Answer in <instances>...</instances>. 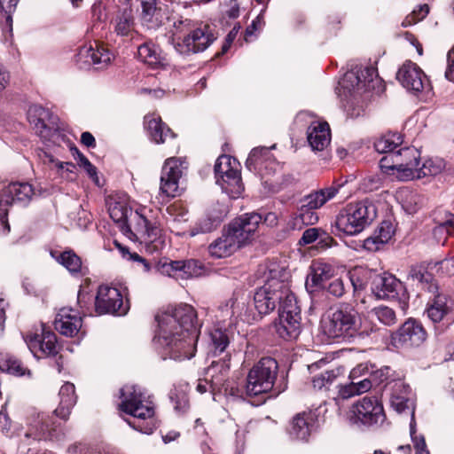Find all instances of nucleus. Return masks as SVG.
I'll return each instance as SVG.
<instances>
[{
    "mask_svg": "<svg viewBox=\"0 0 454 454\" xmlns=\"http://www.w3.org/2000/svg\"><path fill=\"white\" fill-rule=\"evenodd\" d=\"M155 318L158 331L154 341L163 359L183 361L195 356L199 328L192 306L179 304Z\"/></svg>",
    "mask_w": 454,
    "mask_h": 454,
    "instance_id": "obj_1",
    "label": "nucleus"
},
{
    "mask_svg": "<svg viewBox=\"0 0 454 454\" xmlns=\"http://www.w3.org/2000/svg\"><path fill=\"white\" fill-rule=\"evenodd\" d=\"M110 217L121 231L131 240H140L147 253L160 254L167 247V238L160 224L153 219V211L139 207L132 212L125 194L110 196L107 200Z\"/></svg>",
    "mask_w": 454,
    "mask_h": 454,
    "instance_id": "obj_2",
    "label": "nucleus"
},
{
    "mask_svg": "<svg viewBox=\"0 0 454 454\" xmlns=\"http://www.w3.org/2000/svg\"><path fill=\"white\" fill-rule=\"evenodd\" d=\"M321 329L328 338L351 341L356 338L368 337L377 333L380 327L369 319L358 317L355 309L340 307L330 310L321 319Z\"/></svg>",
    "mask_w": 454,
    "mask_h": 454,
    "instance_id": "obj_3",
    "label": "nucleus"
},
{
    "mask_svg": "<svg viewBox=\"0 0 454 454\" xmlns=\"http://www.w3.org/2000/svg\"><path fill=\"white\" fill-rule=\"evenodd\" d=\"M290 273L284 267L276 263L269 266L265 284L258 288L254 295V304L259 315L272 312L277 305L282 309L284 303L291 302L294 294L290 290Z\"/></svg>",
    "mask_w": 454,
    "mask_h": 454,
    "instance_id": "obj_4",
    "label": "nucleus"
},
{
    "mask_svg": "<svg viewBox=\"0 0 454 454\" xmlns=\"http://www.w3.org/2000/svg\"><path fill=\"white\" fill-rule=\"evenodd\" d=\"M120 410L133 417L127 420L134 429L150 434L156 428L155 406L145 389L135 384H127L120 390Z\"/></svg>",
    "mask_w": 454,
    "mask_h": 454,
    "instance_id": "obj_5",
    "label": "nucleus"
},
{
    "mask_svg": "<svg viewBox=\"0 0 454 454\" xmlns=\"http://www.w3.org/2000/svg\"><path fill=\"white\" fill-rule=\"evenodd\" d=\"M261 223L262 216L257 213L245 214L234 219L221 237L210 244L209 254L215 258L230 256L250 239Z\"/></svg>",
    "mask_w": 454,
    "mask_h": 454,
    "instance_id": "obj_6",
    "label": "nucleus"
},
{
    "mask_svg": "<svg viewBox=\"0 0 454 454\" xmlns=\"http://www.w3.org/2000/svg\"><path fill=\"white\" fill-rule=\"evenodd\" d=\"M373 90L380 93L384 90L382 80L373 67H356L347 72L339 82L338 94L344 103V107L350 116L359 115L349 113V107L364 93Z\"/></svg>",
    "mask_w": 454,
    "mask_h": 454,
    "instance_id": "obj_7",
    "label": "nucleus"
},
{
    "mask_svg": "<svg viewBox=\"0 0 454 454\" xmlns=\"http://www.w3.org/2000/svg\"><path fill=\"white\" fill-rule=\"evenodd\" d=\"M377 216L376 206L369 200L349 203L335 217L338 236H356L361 233Z\"/></svg>",
    "mask_w": 454,
    "mask_h": 454,
    "instance_id": "obj_8",
    "label": "nucleus"
},
{
    "mask_svg": "<svg viewBox=\"0 0 454 454\" xmlns=\"http://www.w3.org/2000/svg\"><path fill=\"white\" fill-rule=\"evenodd\" d=\"M278 363L271 357H262L248 372L246 392L248 395H258L272 389L277 374Z\"/></svg>",
    "mask_w": 454,
    "mask_h": 454,
    "instance_id": "obj_9",
    "label": "nucleus"
},
{
    "mask_svg": "<svg viewBox=\"0 0 454 454\" xmlns=\"http://www.w3.org/2000/svg\"><path fill=\"white\" fill-rule=\"evenodd\" d=\"M239 165V162L229 155L219 156L215 165L216 184L232 198L239 196L242 192Z\"/></svg>",
    "mask_w": 454,
    "mask_h": 454,
    "instance_id": "obj_10",
    "label": "nucleus"
},
{
    "mask_svg": "<svg viewBox=\"0 0 454 454\" xmlns=\"http://www.w3.org/2000/svg\"><path fill=\"white\" fill-rule=\"evenodd\" d=\"M24 436L35 441H60L64 432L61 424L54 420L53 416L34 412L27 419V429Z\"/></svg>",
    "mask_w": 454,
    "mask_h": 454,
    "instance_id": "obj_11",
    "label": "nucleus"
},
{
    "mask_svg": "<svg viewBox=\"0 0 454 454\" xmlns=\"http://www.w3.org/2000/svg\"><path fill=\"white\" fill-rule=\"evenodd\" d=\"M340 186H328L311 192L304 198L303 205L294 218V226L299 223L305 225H313L318 222V215L316 209L322 207L329 200H333L339 193Z\"/></svg>",
    "mask_w": 454,
    "mask_h": 454,
    "instance_id": "obj_12",
    "label": "nucleus"
},
{
    "mask_svg": "<svg viewBox=\"0 0 454 454\" xmlns=\"http://www.w3.org/2000/svg\"><path fill=\"white\" fill-rule=\"evenodd\" d=\"M385 419L383 405L376 396H364L356 402L350 409L349 420L355 425L381 424Z\"/></svg>",
    "mask_w": 454,
    "mask_h": 454,
    "instance_id": "obj_13",
    "label": "nucleus"
},
{
    "mask_svg": "<svg viewBox=\"0 0 454 454\" xmlns=\"http://www.w3.org/2000/svg\"><path fill=\"white\" fill-rule=\"evenodd\" d=\"M215 41L214 35L207 27L191 29L184 37L174 36L171 44L181 55H189L204 51Z\"/></svg>",
    "mask_w": 454,
    "mask_h": 454,
    "instance_id": "obj_14",
    "label": "nucleus"
},
{
    "mask_svg": "<svg viewBox=\"0 0 454 454\" xmlns=\"http://www.w3.org/2000/svg\"><path fill=\"white\" fill-rule=\"evenodd\" d=\"M34 194L31 184L27 183H12L4 187L0 194V223L4 231H10L7 207L14 202L27 203Z\"/></svg>",
    "mask_w": 454,
    "mask_h": 454,
    "instance_id": "obj_15",
    "label": "nucleus"
},
{
    "mask_svg": "<svg viewBox=\"0 0 454 454\" xmlns=\"http://www.w3.org/2000/svg\"><path fill=\"white\" fill-rule=\"evenodd\" d=\"M24 340L31 353L37 358L54 356L59 350L56 334L47 329L43 324L34 333L27 334Z\"/></svg>",
    "mask_w": 454,
    "mask_h": 454,
    "instance_id": "obj_16",
    "label": "nucleus"
},
{
    "mask_svg": "<svg viewBox=\"0 0 454 454\" xmlns=\"http://www.w3.org/2000/svg\"><path fill=\"white\" fill-rule=\"evenodd\" d=\"M278 336L284 340L297 338L301 330V309L295 296L291 302L279 309L278 322L275 325Z\"/></svg>",
    "mask_w": 454,
    "mask_h": 454,
    "instance_id": "obj_17",
    "label": "nucleus"
},
{
    "mask_svg": "<svg viewBox=\"0 0 454 454\" xmlns=\"http://www.w3.org/2000/svg\"><path fill=\"white\" fill-rule=\"evenodd\" d=\"M216 323L219 327L230 328L234 326L238 320L250 323L255 319L245 301L235 300L228 301L224 305L219 307L215 315Z\"/></svg>",
    "mask_w": 454,
    "mask_h": 454,
    "instance_id": "obj_18",
    "label": "nucleus"
},
{
    "mask_svg": "<svg viewBox=\"0 0 454 454\" xmlns=\"http://www.w3.org/2000/svg\"><path fill=\"white\" fill-rule=\"evenodd\" d=\"M186 161L181 158H168L165 160L160 176V191L168 197L180 194L179 180L186 169Z\"/></svg>",
    "mask_w": 454,
    "mask_h": 454,
    "instance_id": "obj_19",
    "label": "nucleus"
},
{
    "mask_svg": "<svg viewBox=\"0 0 454 454\" xmlns=\"http://www.w3.org/2000/svg\"><path fill=\"white\" fill-rule=\"evenodd\" d=\"M96 311L103 314H126L128 308L123 304L121 291L107 285L100 286L95 301Z\"/></svg>",
    "mask_w": 454,
    "mask_h": 454,
    "instance_id": "obj_20",
    "label": "nucleus"
},
{
    "mask_svg": "<svg viewBox=\"0 0 454 454\" xmlns=\"http://www.w3.org/2000/svg\"><path fill=\"white\" fill-rule=\"evenodd\" d=\"M140 6L139 21L147 29L156 30L171 20L168 7L159 5L157 0H140Z\"/></svg>",
    "mask_w": 454,
    "mask_h": 454,
    "instance_id": "obj_21",
    "label": "nucleus"
},
{
    "mask_svg": "<svg viewBox=\"0 0 454 454\" xmlns=\"http://www.w3.org/2000/svg\"><path fill=\"white\" fill-rule=\"evenodd\" d=\"M420 152L415 148L404 147L394 153L393 163L397 171V176L401 180L414 179L418 176L417 167L419 165Z\"/></svg>",
    "mask_w": 454,
    "mask_h": 454,
    "instance_id": "obj_22",
    "label": "nucleus"
},
{
    "mask_svg": "<svg viewBox=\"0 0 454 454\" xmlns=\"http://www.w3.org/2000/svg\"><path fill=\"white\" fill-rule=\"evenodd\" d=\"M427 338V333L423 326L417 321L407 320L391 336V342L395 348L406 346H419Z\"/></svg>",
    "mask_w": 454,
    "mask_h": 454,
    "instance_id": "obj_23",
    "label": "nucleus"
},
{
    "mask_svg": "<svg viewBox=\"0 0 454 454\" xmlns=\"http://www.w3.org/2000/svg\"><path fill=\"white\" fill-rule=\"evenodd\" d=\"M396 78L406 90L415 93L422 91L428 84L422 69L411 61H406L399 68Z\"/></svg>",
    "mask_w": 454,
    "mask_h": 454,
    "instance_id": "obj_24",
    "label": "nucleus"
},
{
    "mask_svg": "<svg viewBox=\"0 0 454 454\" xmlns=\"http://www.w3.org/2000/svg\"><path fill=\"white\" fill-rule=\"evenodd\" d=\"M78 61L93 65L98 69L107 67L113 59V54L98 42L85 44L79 50Z\"/></svg>",
    "mask_w": 454,
    "mask_h": 454,
    "instance_id": "obj_25",
    "label": "nucleus"
},
{
    "mask_svg": "<svg viewBox=\"0 0 454 454\" xmlns=\"http://www.w3.org/2000/svg\"><path fill=\"white\" fill-rule=\"evenodd\" d=\"M82 320L79 313L71 308H62L54 320L55 329L62 335L73 337L82 328Z\"/></svg>",
    "mask_w": 454,
    "mask_h": 454,
    "instance_id": "obj_26",
    "label": "nucleus"
},
{
    "mask_svg": "<svg viewBox=\"0 0 454 454\" xmlns=\"http://www.w3.org/2000/svg\"><path fill=\"white\" fill-rule=\"evenodd\" d=\"M410 390V387L406 385L404 382H395L392 387L390 404L391 407L398 413H402L406 410L411 411V422L413 421L414 425L416 426L414 419V406L412 401L409 397ZM411 425V423H410V426Z\"/></svg>",
    "mask_w": 454,
    "mask_h": 454,
    "instance_id": "obj_27",
    "label": "nucleus"
},
{
    "mask_svg": "<svg viewBox=\"0 0 454 454\" xmlns=\"http://www.w3.org/2000/svg\"><path fill=\"white\" fill-rule=\"evenodd\" d=\"M307 139L313 151H323L331 142V130L326 121H313L307 130Z\"/></svg>",
    "mask_w": 454,
    "mask_h": 454,
    "instance_id": "obj_28",
    "label": "nucleus"
},
{
    "mask_svg": "<svg viewBox=\"0 0 454 454\" xmlns=\"http://www.w3.org/2000/svg\"><path fill=\"white\" fill-rule=\"evenodd\" d=\"M400 286V281L393 275L383 273L373 278L372 292L377 299H390L397 295V290Z\"/></svg>",
    "mask_w": 454,
    "mask_h": 454,
    "instance_id": "obj_29",
    "label": "nucleus"
},
{
    "mask_svg": "<svg viewBox=\"0 0 454 454\" xmlns=\"http://www.w3.org/2000/svg\"><path fill=\"white\" fill-rule=\"evenodd\" d=\"M314 416L311 411H303L294 417L290 429V436L298 441H308L313 427Z\"/></svg>",
    "mask_w": 454,
    "mask_h": 454,
    "instance_id": "obj_30",
    "label": "nucleus"
},
{
    "mask_svg": "<svg viewBox=\"0 0 454 454\" xmlns=\"http://www.w3.org/2000/svg\"><path fill=\"white\" fill-rule=\"evenodd\" d=\"M395 230L392 223L384 221L376 229L372 236L364 239V247L371 252L377 251L392 239Z\"/></svg>",
    "mask_w": 454,
    "mask_h": 454,
    "instance_id": "obj_31",
    "label": "nucleus"
},
{
    "mask_svg": "<svg viewBox=\"0 0 454 454\" xmlns=\"http://www.w3.org/2000/svg\"><path fill=\"white\" fill-rule=\"evenodd\" d=\"M60 402L54 411V415L61 419L67 420L71 413V410L75 404L76 395L74 386L72 383L66 382L59 390Z\"/></svg>",
    "mask_w": 454,
    "mask_h": 454,
    "instance_id": "obj_32",
    "label": "nucleus"
},
{
    "mask_svg": "<svg viewBox=\"0 0 454 454\" xmlns=\"http://www.w3.org/2000/svg\"><path fill=\"white\" fill-rule=\"evenodd\" d=\"M145 119L149 135L155 143H165L168 137H174V134L161 121L160 117L152 114L146 115Z\"/></svg>",
    "mask_w": 454,
    "mask_h": 454,
    "instance_id": "obj_33",
    "label": "nucleus"
},
{
    "mask_svg": "<svg viewBox=\"0 0 454 454\" xmlns=\"http://www.w3.org/2000/svg\"><path fill=\"white\" fill-rule=\"evenodd\" d=\"M309 274L307 277V285L321 286L325 281L333 276L334 270L332 265L322 261L312 262Z\"/></svg>",
    "mask_w": 454,
    "mask_h": 454,
    "instance_id": "obj_34",
    "label": "nucleus"
},
{
    "mask_svg": "<svg viewBox=\"0 0 454 454\" xmlns=\"http://www.w3.org/2000/svg\"><path fill=\"white\" fill-rule=\"evenodd\" d=\"M223 370L226 371L223 363L213 362L207 371V375L211 378L210 381L207 379L199 380L196 390L200 394H204L207 391L208 387L212 389L218 388L223 381Z\"/></svg>",
    "mask_w": 454,
    "mask_h": 454,
    "instance_id": "obj_35",
    "label": "nucleus"
},
{
    "mask_svg": "<svg viewBox=\"0 0 454 454\" xmlns=\"http://www.w3.org/2000/svg\"><path fill=\"white\" fill-rule=\"evenodd\" d=\"M396 198L408 215L416 214L424 205L423 197L408 188L399 190Z\"/></svg>",
    "mask_w": 454,
    "mask_h": 454,
    "instance_id": "obj_36",
    "label": "nucleus"
},
{
    "mask_svg": "<svg viewBox=\"0 0 454 454\" xmlns=\"http://www.w3.org/2000/svg\"><path fill=\"white\" fill-rule=\"evenodd\" d=\"M114 29L119 36H129L135 31V20L132 9L119 11L113 20Z\"/></svg>",
    "mask_w": 454,
    "mask_h": 454,
    "instance_id": "obj_37",
    "label": "nucleus"
},
{
    "mask_svg": "<svg viewBox=\"0 0 454 454\" xmlns=\"http://www.w3.org/2000/svg\"><path fill=\"white\" fill-rule=\"evenodd\" d=\"M449 298L443 294H437L428 303L427 317L434 323L440 322L450 312Z\"/></svg>",
    "mask_w": 454,
    "mask_h": 454,
    "instance_id": "obj_38",
    "label": "nucleus"
},
{
    "mask_svg": "<svg viewBox=\"0 0 454 454\" xmlns=\"http://www.w3.org/2000/svg\"><path fill=\"white\" fill-rule=\"evenodd\" d=\"M51 255L61 265H63L72 275L82 273V265L81 258L71 250L59 254L51 251Z\"/></svg>",
    "mask_w": 454,
    "mask_h": 454,
    "instance_id": "obj_39",
    "label": "nucleus"
},
{
    "mask_svg": "<svg viewBox=\"0 0 454 454\" xmlns=\"http://www.w3.org/2000/svg\"><path fill=\"white\" fill-rule=\"evenodd\" d=\"M375 318L386 326H392L397 323L395 311L384 305L375 307L363 316V319H369L372 323H375Z\"/></svg>",
    "mask_w": 454,
    "mask_h": 454,
    "instance_id": "obj_40",
    "label": "nucleus"
},
{
    "mask_svg": "<svg viewBox=\"0 0 454 454\" xmlns=\"http://www.w3.org/2000/svg\"><path fill=\"white\" fill-rule=\"evenodd\" d=\"M138 58L152 67L160 65L164 59L161 57L160 50L152 42L145 43L137 49Z\"/></svg>",
    "mask_w": 454,
    "mask_h": 454,
    "instance_id": "obj_41",
    "label": "nucleus"
},
{
    "mask_svg": "<svg viewBox=\"0 0 454 454\" xmlns=\"http://www.w3.org/2000/svg\"><path fill=\"white\" fill-rule=\"evenodd\" d=\"M48 117V110L39 105L30 106L27 110V120L40 135L46 129L45 120Z\"/></svg>",
    "mask_w": 454,
    "mask_h": 454,
    "instance_id": "obj_42",
    "label": "nucleus"
},
{
    "mask_svg": "<svg viewBox=\"0 0 454 454\" xmlns=\"http://www.w3.org/2000/svg\"><path fill=\"white\" fill-rule=\"evenodd\" d=\"M403 143L402 137L397 133H387L379 137L375 143V150L380 153H392Z\"/></svg>",
    "mask_w": 454,
    "mask_h": 454,
    "instance_id": "obj_43",
    "label": "nucleus"
},
{
    "mask_svg": "<svg viewBox=\"0 0 454 454\" xmlns=\"http://www.w3.org/2000/svg\"><path fill=\"white\" fill-rule=\"evenodd\" d=\"M0 371L15 376H23L26 373H30L20 360L9 354L0 355Z\"/></svg>",
    "mask_w": 454,
    "mask_h": 454,
    "instance_id": "obj_44",
    "label": "nucleus"
},
{
    "mask_svg": "<svg viewBox=\"0 0 454 454\" xmlns=\"http://www.w3.org/2000/svg\"><path fill=\"white\" fill-rule=\"evenodd\" d=\"M445 167V163L442 159L440 158H430L424 160L421 167H417L414 179H419L425 176H436L440 174Z\"/></svg>",
    "mask_w": 454,
    "mask_h": 454,
    "instance_id": "obj_45",
    "label": "nucleus"
},
{
    "mask_svg": "<svg viewBox=\"0 0 454 454\" xmlns=\"http://www.w3.org/2000/svg\"><path fill=\"white\" fill-rule=\"evenodd\" d=\"M210 340L215 354L223 353L230 342L229 336L227 334V328L215 326L210 332Z\"/></svg>",
    "mask_w": 454,
    "mask_h": 454,
    "instance_id": "obj_46",
    "label": "nucleus"
},
{
    "mask_svg": "<svg viewBox=\"0 0 454 454\" xmlns=\"http://www.w3.org/2000/svg\"><path fill=\"white\" fill-rule=\"evenodd\" d=\"M179 279L199 277L202 273L201 265L195 260L179 261Z\"/></svg>",
    "mask_w": 454,
    "mask_h": 454,
    "instance_id": "obj_47",
    "label": "nucleus"
},
{
    "mask_svg": "<svg viewBox=\"0 0 454 454\" xmlns=\"http://www.w3.org/2000/svg\"><path fill=\"white\" fill-rule=\"evenodd\" d=\"M225 214L226 212L224 210H222L213 216H208L207 218L200 220L196 228V231H192L191 235L194 236L199 232L205 233L212 231L219 225V223L223 219Z\"/></svg>",
    "mask_w": 454,
    "mask_h": 454,
    "instance_id": "obj_48",
    "label": "nucleus"
},
{
    "mask_svg": "<svg viewBox=\"0 0 454 454\" xmlns=\"http://www.w3.org/2000/svg\"><path fill=\"white\" fill-rule=\"evenodd\" d=\"M179 261L162 258L155 264V270L161 275L179 279Z\"/></svg>",
    "mask_w": 454,
    "mask_h": 454,
    "instance_id": "obj_49",
    "label": "nucleus"
},
{
    "mask_svg": "<svg viewBox=\"0 0 454 454\" xmlns=\"http://www.w3.org/2000/svg\"><path fill=\"white\" fill-rule=\"evenodd\" d=\"M450 228L454 229V214H447L446 219L434 228L433 235L437 242L445 240L450 232Z\"/></svg>",
    "mask_w": 454,
    "mask_h": 454,
    "instance_id": "obj_50",
    "label": "nucleus"
},
{
    "mask_svg": "<svg viewBox=\"0 0 454 454\" xmlns=\"http://www.w3.org/2000/svg\"><path fill=\"white\" fill-rule=\"evenodd\" d=\"M378 372L374 370V367L368 363H362L354 367L349 372V380H356L357 377L374 379L377 378Z\"/></svg>",
    "mask_w": 454,
    "mask_h": 454,
    "instance_id": "obj_51",
    "label": "nucleus"
},
{
    "mask_svg": "<svg viewBox=\"0 0 454 454\" xmlns=\"http://www.w3.org/2000/svg\"><path fill=\"white\" fill-rule=\"evenodd\" d=\"M73 155L74 159L77 160L79 166L87 172L88 176L97 185H99V178L98 176L96 167L93 166L90 161L76 148L73 151Z\"/></svg>",
    "mask_w": 454,
    "mask_h": 454,
    "instance_id": "obj_52",
    "label": "nucleus"
},
{
    "mask_svg": "<svg viewBox=\"0 0 454 454\" xmlns=\"http://www.w3.org/2000/svg\"><path fill=\"white\" fill-rule=\"evenodd\" d=\"M429 12V7L427 4H421L417 9H414L413 12L408 15L403 21L402 25L403 27H409L417 22L422 20L427 17Z\"/></svg>",
    "mask_w": 454,
    "mask_h": 454,
    "instance_id": "obj_53",
    "label": "nucleus"
},
{
    "mask_svg": "<svg viewBox=\"0 0 454 454\" xmlns=\"http://www.w3.org/2000/svg\"><path fill=\"white\" fill-rule=\"evenodd\" d=\"M411 277L413 280H417L422 286H428V292L434 293L437 290V286L433 282L432 276L427 271L412 270L411 272Z\"/></svg>",
    "mask_w": 454,
    "mask_h": 454,
    "instance_id": "obj_54",
    "label": "nucleus"
},
{
    "mask_svg": "<svg viewBox=\"0 0 454 454\" xmlns=\"http://www.w3.org/2000/svg\"><path fill=\"white\" fill-rule=\"evenodd\" d=\"M411 438L413 442L416 454H430L427 449L426 441L423 435H417L414 422L411 425Z\"/></svg>",
    "mask_w": 454,
    "mask_h": 454,
    "instance_id": "obj_55",
    "label": "nucleus"
},
{
    "mask_svg": "<svg viewBox=\"0 0 454 454\" xmlns=\"http://www.w3.org/2000/svg\"><path fill=\"white\" fill-rule=\"evenodd\" d=\"M20 0H0V8L2 12L5 16V20L10 28L12 25V14L16 10V6Z\"/></svg>",
    "mask_w": 454,
    "mask_h": 454,
    "instance_id": "obj_56",
    "label": "nucleus"
},
{
    "mask_svg": "<svg viewBox=\"0 0 454 454\" xmlns=\"http://www.w3.org/2000/svg\"><path fill=\"white\" fill-rule=\"evenodd\" d=\"M173 31L171 39L175 36V35L176 36H180L179 34L188 32L192 27V20L189 19L179 18L176 20L173 18Z\"/></svg>",
    "mask_w": 454,
    "mask_h": 454,
    "instance_id": "obj_57",
    "label": "nucleus"
},
{
    "mask_svg": "<svg viewBox=\"0 0 454 454\" xmlns=\"http://www.w3.org/2000/svg\"><path fill=\"white\" fill-rule=\"evenodd\" d=\"M321 228H309L304 231L299 244L301 246L309 245L317 240L320 237Z\"/></svg>",
    "mask_w": 454,
    "mask_h": 454,
    "instance_id": "obj_58",
    "label": "nucleus"
},
{
    "mask_svg": "<svg viewBox=\"0 0 454 454\" xmlns=\"http://www.w3.org/2000/svg\"><path fill=\"white\" fill-rule=\"evenodd\" d=\"M55 167L60 171V175L63 177H65L67 179H70V180H73L75 177L74 164H73L71 162L56 161Z\"/></svg>",
    "mask_w": 454,
    "mask_h": 454,
    "instance_id": "obj_59",
    "label": "nucleus"
},
{
    "mask_svg": "<svg viewBox=\"0 0 454 454\" xmlns=\"http://www.w3.org/2000/svg\"><path fill=\"white\" fill-rule=\"evenodd\" d=\"M345 291L346 287L342 278L333 280L328 286V292L335 297H341Z\"/></svg>",
    "mask_w": 454,
    "mask_h": 454,
    "instance_id": "obj_60",
    "label": "nucleus"
},
{
    "mask_svg": "<svg viewBox=\"0 0 454 454\" xmlns=\"http://www.w3.org/2000/svg\"><path fill=\"white\" fill-rule=\"evenodd\" d=\"M376 379H362L361 381H354L352 382L353 386L355 387V390L358 395H362L364 393L368 392L372 387L373 383L376 382Z\"/></svg>",
    "mask_w": 454,
    "mask_h": 454,
    "instance_id": "obj_61",
    "label": "nucleus"
},
{
    "mask_svg": "<svg viewBox=\"0 0 454 454\" xmlns=\"http://www.w3.org/2000/svg\"><path fill=\"white\" fill-rule=\"evenodd\" d=\"M348 278L353 286L354 292L363 290L365 287V282L360 278L357 270L348 271Z\"/></svg>",
    "mask_w": 454,
    "mask_h": 454,
    "instance_id": "obj_62",
    "label": "nucleus"
},
{
    "mask_svg": "<svg viewBox=\"0 0 454 454\" xmlns=\"http://www.w3.org/2000/svg\"><path fill=\"white\" fill-rule=\"evenodd\" d=\"M438 271L444 276L454 274V257L444 259L439 262Z\"/></svg>",
    "mask_w": 454,
    "mask_h": 454,
    "instance_id": "obj_63",
    "label": "nucleus"
},
{
    "mask_svg": "<svg viewBox=\"0 0 454 454\" xmlns=\"http://www.w3.org/2000/svg\"><path fill=\"white\" fill-rule=\"evenodd\" d=\"M447 68L445 77L450 82H454V47L447 54Z\"/></svg>",
    "mask_w": 454,
    "mask_h": 454,
    "instance_id": "obj_64",
    "label": "nucleus"
}]
</instances>
